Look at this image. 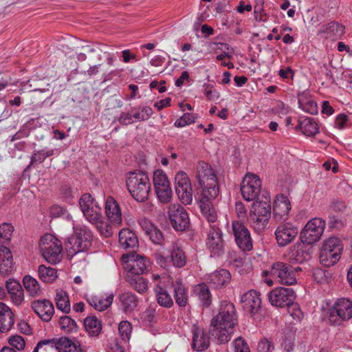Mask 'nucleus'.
<instances>
[{
	"label": "nucleus",
	"mask_w": 352,
	"mask_h": 352,
	"mask_svg": "<svg viewBox=\"0 0 352 352\" xmlns=\"http://www.w3.org/2000/svg\"><path fill=\"white\" fill-rule=\"evenodd\" d=\"M196 177L202 188L201 197L198 201L201 213L208 221L214 222L217 215L211 200L216 198L219 192L217 175L209 164L201 161L197 166Z\"/></svg>",
	"instance_id": "1"
},
{
	"label": "nucleus",
	"mask_w": 352,
	"mask_h": 352,
	"mask_svg": "<svg viewBox=\"0 0 352 352\" xmlns=\"http://www.w3.org/2000/svg\"><path fill=\"white\" fill-rule=\"evenodd\" d=\"M238 322V316L233 303L223 300L219 313L211 320L209 332L218 344L228 342Z\"/></svg>",
	"instance_id": "2"
},
{
	"label": "nucleus",
	"mask_w": 352,
	"mask_h": 352,
	"mask_svg": "<svg viewBox=\"0 0 352 352\" xmlns=\"http://www.w3.org/2000/svg\"><path fill=\"white\" fill-rule=\"evenodd\" d=\"M126 184L135 200L144 202L148 199L151 185L147 174L140 170L131 172L126 176Z\"/></svg>",
	"instance_id": "3"
},
{
	"label": "nucleus",
	"mask_w": 352,
	"mask_h": 352,
	"mask_svg": "<svg viewBox=\"0 0 352 352\" xmlns=\"http://www.w3.org/2000/svg\"><path fill=\"white\" fill-rule=\"evenodd\" d=\"M271 210L269 197H265L264 200L256 201L252 204L248 221L256 232H263L266 228L271 217Z\"/></svg>",
	"instance_id": "4"
},
{
	"label": "nucleus",
	"mask_w": 352,
	"mask_h": 352,
	"mask_svg": "<svg viewBox=\"0 0 352 352\" xmlns=\"http://www.w3.org/2000/svg\"><path fill=\"white\" fill-rule=\"evenodd\" d=\"M342 250V243L338 237L331 236L325 239L320 248V263L327 267L334 265L340 259Z\"/></svg>",
	"instance_id": "5"
},
{
	"label": "nucleus",
	"mask_w": 352,
	"mask_h": 352,
	"mask_svg": "<svg viewBox=\"0 0 352 352\" xmlns=\"http://www.w3.org/2000/svg\"><path fill=\"white\" fill-rule=\"evenodd\" d=\"M74 236L67 239L65 247L70 254L87 251L93 241L92 232L86 226L74 227Z\"/></svg>",
	"instance_id": "6"
},
{
	"label": "nucleus",
	"mask_w": 352,
	"mask_h": 352,
	"mask_svg": "<svg viewBox=\"0 0 352 352\" xmlns=\"http://www.w3.org/2000/svg\"><path fill=\"white\" fill-rule=\"evenodd\" d=\"M39 248L45 261L52 264L59 263L63 258L61 242L50 234L41 237Z\"/></svg>",
	"instance_id": "7"
},
{
	"label": "nucleus",
	"mask_w": 352,
	"mask_h": 352,
	"mask_svg": "<svg viewBox=\"0 0 352 352\" xmlns=\"http://www.w3.org/2000/svg\"><path fill=\"white\" fill-rule=\"evenodd\" d=\"M328 316L331 325H341L352 318V301L344 298L338 299L329 309Z\"/></svg>",
	"instance_id": "8"
},
{
	"label": "nucleus",
	"mask_w": 352,
	"mask_h": 352,
	"mask_svg": "<svg viewBox=\"0 0 352 352\" xmlns=\"http://www.w3.org/2000/svg\"><path fill=\"white\" fill-rule=\"evenodd\" d=\"M298 266H292L284 262L274 263L270 269L271 276L283 285H292L297 283L296 274L301 272Z\"/></svg>",
	"instance_id": "9"
},
{
	"label": "nucleus",
	"mask_w": 352,
	"mask_h": 352,
	"mask_svg": "<svg viewBox=\"0 0 352 352\" xmlns=\"http://www.w3.org/2000/svg\"><path fill=\"white\" fill-rule=\"evenodd\" d=\"M210 223V221H208ZM214 222H211L206 239V248L213 258H220L226 250V243L223 239V233L220 228Z\"/></svg>",
	"instance_id": "10"
},
{
	"label": "nucleus",
	"mask_w": 352,
	"mask_h": 352,
	"mask_svg": "<svg viewBox=\"0 0 352 352\" xmlns=\"http://www.w3.org/2000/svg\"><path fill=\"white\" fill-rule=\"evenodd\" d=\"M325 221L315 217L310 219L301 230L300 239L302 243L312 245L318 241L325 228Z\"/></svg>",
	"instance_id": "11"
},
{
	"label": "nucleus",
	"mask_w": 352,
	"mask_h": 352,
	"mask_svg": "<svg viewBox=\"0 0 352 352\" xmlns=\"http://www.w3.org/2000/svg\"><path fill=\"white\" fill-rule=\"evenodd\" d=\"M79 206L84 216L90 223H98L102 219L101 208L90 194L85 193L81 196Z\"/></svg>",
	"instance_id": "12"
},
{
	"label": "nucleus",
	"mask_w": 352,
	"mask_h": 352,
	"mask_svg": "<svg viewBox=\"0 0 352 352\" xmlns=\"http://www.w3.org/2000/svg\"><path fill=\"white\" fill-rule=\"evenodd\" d=\"M153 184L160 201L162 204L170 202L173 192L167 176L162 170L154 172Z\"/></svg>",
	"instance_id": "13"
},
{
	"label": "nucleus",
	"mask_w": 352,
	"mask_h": 352,
	"mask_svg": "<svg viewBox=\"0 0 352 352\" xmlns=\"http://www.w3.org/2000/svg\"><path fill=\"white\" fill-rule=\"evenodd\" d=\"M261 190V182L258 176L254 173H247L241 186L243 197L247 201H253L258 196Z\"/></svg>",
	"instance_id": "14"
},
{
	"label": "nucleus",
	"mask_w": 352,
	"mask_h": 352,
	"mask_svg": "<svg viewBox=\"0 0 352 352\" xmlns=\"http://www.w3.org/2000/svg\"><path fill=\"white\" fill-rule=\"evenodd\" d=\"M175 191L181 201L188 205L192 201V190L187 174L183 171L177 173L175 177Z\"/></svg>",
	"instance_id": "15"
},
{
	"label": "nucleus",
	"mask_w": 352,
	"mask_h": 352,
	"mask_svg": "<svg viewBox=\"0 0 352 352\" xmlns=\"http://www.w3.org/2000/svg\"><path fill=\"white\" fill-rule=\"evenodd\" d=\"M268 298L272 305L284 307H289L294 302L296 295L292 288L277 287L269 293Z\"/></svg>",
	"instance_id": "16"
},
{
	"label": "nucleus",
	"mask_w": 352,
	"mask_h": 352,
	"mask_svg": "<svg viewBox=\"0 0 352 352\" xmlns=\"http://www.w3.org/2000/svg\"><path fill=\"white\" fill-rule=\"evenodd\" d=\"M124 268L131 274L139 275L148 271L150 262L146 257L138 254H126L122 256Z\"/></svg>",
	"instance_id": "17"
},
{
	"label": "nucleus",
	"mask_w": 352,
	"mask_h": 352,
	"mask_svg": "<svg viewBox=\"0 0 352 352\" xmlns=\"http://www.w3.org/2000/svg\"><path fill=\"white\" fill-rule=\"evenodd\" d=\"M168 216L173 228L177 231L184 230L190 223L186 210L179 204H173L169 207Z\"/></svg>",
	"instance_id": "18"
},
{
	"label": "nucleus",
	"mask_w": 352,
	"mask_h": 352,
	"mask_svg": "<svg viewBox=\"0 0 352 352\" xmlns=\"http://www.w3.org/2000/svg\"><path fill=\"white\" fill-rule=\"evenodd\" d=\"M232 227L238 247L243 252L250 251L253 245L248 229L240 221H234Z\"/></svg>",
	"instance_id": "19"
},
{
	"label": "nucleus",
	"mask_w": 352,
	"mask_h": 352,
	"mask_svg": "<svg viewBox=\"0 0 352 352\" xmlns=\"http://www.w3.org/2000/svg\"><path fill=\"white\" fill-rule=\"evenodd\" d=\"M43 348L44 351H47V348L55 349L59 352H64V350H72L73 349H79L80 344L77 346L74 342L67 338H60L59 340H41L35 346L32 352H38Z\"/></svg>",
	"instance_id": "20"
},
{
	"label": "nucleus",
	"mask_w": 352,
	"mask_h": 352,
	"mask_svg": "<svg viewBox=\"0 0 352 352\" xmlns=\"http://www.w3.org/2000/svg\"><path fill=\"white\" fill-rule=\"evenodd\" d=\"M298 233V228L287 223L280 225L275 231L276 239L279 246H286L291 243Z\"/></svg>",
	"instance_id": "21"
},
{
	"label": "nucleus",
	"mask_w": 352,
	"mask_h": 352,
	"mask_svg": "<svg viewBox=\"0 0 352 352\" xmlns=\"http://www.w3.org/2000/svg\"><path fill=\"white\" fill-rule=\"evenodd\" d=\"M241 302L245 311L251 315L256 314L261 306L259 292L254 289L248 291L241 296Z\"/></svg>",
	"instance_id": "22"
},
{
	"label": "nucleus",
	"mask_w": 352,
	"mask_h": 352,
	"mask_svg": "<svg viewBox=\"0 0 352 352\" xmlns=\"http://www.w3.org/2000/svg\"><path fill=\"white\" fill-rule=\"evenodd\" d=\"M106 216L112 226H119L122 223V212L120 205L112 197L109 196L105 201Z\"/></svg>",
	"instance_id": "23"
},
{
	"label": "nucleus",
	"mask_w": 352,
	"mask_h": 352,
	"mask_svg": "<svg viewBox=\"0 0 352 352\" xmlns=\"http://www.w3.org/2000/svg\"><path fill=\"white\" fill-rule=\"evenodd\" d=\"M192 348L197 351H204L210 346V339L204 329L197 324L192 327Z\"/></svg>",
	"instance_id": "24"
},
{
	"label": "nucleus",
	"mask_w": 352,
	"mask_h": 352,
	"mask_svg": "<svg viewBox=\"0 0 352 352\" xmlns=\"http://www.w3.org/2000/svg\"><path fill=\"white\" fill-rule=\"evenodd\" d=\"M32 308L39 318L45 322L50 321L54 314L52 302L46 299L34 301L32 304Z\"/></svg>",
	"instance_id": "25"
},
{
	"label": "nucleus",
	"mask_w": 352,
	"mask_h": 352,
	"mask_svg": "<svg viewBox=\"0 0 352 352\" xmlns=\"http://www.w3.org/2000/svg\"><path fill=\"white\" fill-rule=\"evenodd\" d=\"M291 210L290 201L287 196L279 195L274 201L273 214L276 221L285 220Z\"/></svg>",
	"instance_id": "26"
},
{
	"label": "nucleus",
	"mask_w": 352,
	"mask_h": 352,
	"mask_svg": "<svg viewBox=\"0 0 352 352\" xmlns=\"http://www.w3.org/2000/svg\"><path fill=\"white\" fill-rule=\"evenodd\" d=\"M344 33V27L338 22L332 21L321 26L318 35L321 37L335 41L339 39Z\"/></svg>",
	"instance_id": "27"
},
{
	"label": "nucleus",
	"mask_w": 352,
	"mask_h": 352,
	"mask_svg": "<svg viewBox=\"0 0 352 352\" xmlns=\"http://www.w3.org/2000/svg\"><path fill=\"white\" fill-rule=\"evenodd\" d=\"M142 230L149 236L151 241L157 245H162L164 241L162 232L148 219L142 218L138 221Z\"/></svg>",
	"instance_id": "28"
},
{
	"label": "nucleus",
	"mask_w": 352,
	"mask_h": 352,
	"mask_svg": "<svg viewBox=\"0 0 352 352\" xmlns=\"http://www.w3.org/2000/svg\"><path fill=\"white\" fill-rule=\"evenodd\" d=\"M231 275L228 270L221 269L208 274L206 278L208 284L215 289H219L228 284Z\"/></svg>",
	"instance_id": "29"
},
{
	"label": "nucleus",
	"mask_w": 352,
	"mask_h": 352,
	"mask_svg": "<svg viewBox=\"0 0 352 352\" xmlns=\"http://www.w3.org/2000/svg\"><path fill=\"white\" fill-rule=\"evenodd\" d=\"M6 287L12 303L17 307L21 306L24 303V294L21 284L15 280L10 279L6 281Z\"/></svg>",
	"instance_id": "30"
},
{
	"label": "nucleus",
	"mask_w": 352,
	"mask_h": 352,
	"mask_svg": "<svg viewBox=\"0 0 352 352\" xmlns=\"http://www.w3.org/2000/svg\"><path fill=\"white\" fill-rule=\"evenodd\" d=\"M298 107L303 111L316 115L318 113V105L312 98L309 91L305 90L298 94Z\"/></svg>",
	"instance_id": "31"
},
{
	"label": "nucleus",
	"mask_w": 352,
	"mask_h": 352,
	"mask_svg": "<svg viewBox=\"0 0 352 352\" xmlns=\"http://www.w3.org/2000/svg\"><path fill=\"white\" fill-rule=\"evenodd\" d=\"M13 269V258L10 249L0 245V274L3 276L9 275Z\"/></svg>",
	"instance_id": "32"
},
{
	"label": "nucleus",
	"mask_w": 352,
	"mask_h": 352,
	"mask_svg": "<svg viewBox=\"0 0 352 352\" xmlns=\"http://www.w3.org/2000/svg\"><path fill=\"white\" fill-rule=\"evenodd\" d=\"M173 296L176 304L180 307H185L188 302V288L179 279L176 280L172 285Z\"/></svg>",
	"instance_id": "33"
},
{
	"label": "nucleus",
	"mask_w": 352,
	"mask_h": 352,
	"mask_svg": "<svg viewBox=\"0 0 352 352\" xmlns=\"http://www.w3.org/2000/svg\"><path fill=\"white\" fill-rule=\"evenodd\" d=\"M314 252L311 245L302 243L296 246V249L292 252V259L298 263H302L311 259Z\"/></svg>",
	"instance_id": "34"
},
{
	"label": "nucleus",
	"mask_w": 352,
	"mask_h": 352,
	"mask_svg": "<svg viewBox=\"0 0 352 352\" xmlns=\"http://www.w3.org/2000/svg\"><path fill=\"white\" fill-rule=\"evenodd\" d=\"M170 263L178 268L183 267L187 262V257L181 246L177 243H173L170 250Z\"/></svg>",
	"instance_id": "35"
},
{
	"label": "nucleus",
	"mask_w": 352,
	"mask_h": 352,
	"mask_svg": "<svg viewBox=\"0 0 352 352\" xmlns=\"http://www.w3.org/2000/svg\"><path fill=\"white\" fill-rule=\"evenodd\" d=\"M113 297L114 296L112 293L107 295L105 297L102 296H91L87 298V301L96 310L102 311L111 306Z\"/></svg>",
	"instance_id": "36"
},
{
	"label": "nucleus",
	"mask_w": 352,
	"mask_h": 352,
	"mask_svg": "<svg viewBox=\"0 0 352 352\" xmlns=\"http://www.w3.org/2000/svg\"><path fill=\"white\" fill-rule=\"evenodd\" d=\"M119 243L124 249L134 248L138 246L137 236L129 229H122L120 231Z\"/></svg>",
	"instance_id": "37"
},
{
	"label": "nucleus",
	"mask_w": 352,
	"mask_h": 352,
	"mask_svg": "<svg viewBox=\"0 0 352 352\" xmlns=\"http://www.w3.org/2000/svg\"><path fill=\"white\" fill-rule=\"evenodd\" d=\"M59 153L58 149L44 148L41 150H34L31 159L30 164L28 166L27 169L30 168L31 166L40 164L43 163L45 160L54 155H58Z\"/></svg>",
	"instance_id": "38"
},
{
	"label": "nucleus",
	"mask_w": 352,
	"mask_h": 352,
	"mask_svg": "<svg viewBox=\"0 0 352 352\" xmlns=\"http://www.w3.org/2000/svg\"><path fill=\"white\" fill-rule=\"evenodd\" d=\"M14 318L10 308L0 302V326L3 331H8L14 324Z\"/></svg>",
	"instance_id": "39"
},
{
	"label": "nucleus",
	"mask_w": 352,
	"mask_h": 352,
	"mask_svg": "<svg viewBox=\"0 0 352 352\" xmlns=\"http://www.w3.org/2000/svg\"><path fill=\"white\" fill-rule=\"evenodd\" d=\"M123 311L130 313L134 310L138 303V297L131 292L121 294L119 296Z\"/></svg>",
	"instance_id": "40"
},
{
	"label": "nucleus",
	"mask_w": 352,
	"mask_h": 352,
	"mask_svg": "<svg viewBox=\"0 0 352 352\" xmlns=\"http://www.w3.org/2000/svg\"><path fill=\"white\" fill-rule=\"evenodd\" d=\"M300 129L303 134L307 136H313L318 133V124L311 118H300L298 120V124L296 127Z\"/></svg>",
	"instance_id": "41"
},
{
	"label": "nucleus",
	"mask_w": 352,
	"mask_h": 352,
	"mask_svg": "<svg viewBox=\"0 0 352 352\" xmlns=\"http://www.w3.org/2000/svg\"><path fill=\"white\" fill-rule=\"evenodd\" d=\"M84 326L89 336L97 337L102 331V323L96 316H87L84 319Z\"/></svg>",
	"instance_id": "42"
},
{
	"label": "nucleus",
	"mask_w": 352,
	"mask_h": 352,
	"mask_svg": "<svg viewBox=\"0 0 352 352\" xmlns=\"http://www.w3.org/2000/svg\"><path fill=\"white\" fill-rule=\"evenodd\" d=\"M194 292L203 306L208 307L210 305L212 296L208 286L206 283L197 285L194 288Z\"/></svg>",
	"instance_id": "43"
},
{
	"label": "nucleus",
	"mask_w": 352,
	"mask_h": 352,
	"mask_svg": "<svg viewBox=\"0 0 352 352\" xmlns=\"http://www.w3.org/2000/svg\"><path fill=\"white\" fill-rule=\"evenodd\" d=\"M154 290L156 294L157 301L160 306L169 308L173 305V300L166 290L158 285H156Z\"/></svg>",
	"instance_id": "44"
},
{
	"label": "nucleus",
	"mask_w": 352,
	"mask_h": 352,
	"mask_svg": "<svg viewBox=\"0 0 352 352\" xmlns=\"http://www.w3.org/2000/svg\"><path fill=\"white\" fill-rule=\"evenodd\" d=\"M55 302L58 309L67 314L70 311L71 306L67 294L63 290H58L55 296Z\"/></svg>",
	"instance_id": "45"
},
{
	"label": "nucleus",
	"mask_w": 352,
	"mask_h": 352,
	"mask_svg": "<svg viewBox=\"0 0 352 352\" xmlns=\"http://www.w3.org/2000/svg\"><path fill=\"white\" fill-rule=\"evenodd\" d=\"M38 272L39 278L45 283H51L57 278L56 270L51 267H46L44 265L39 266Z\"/></svg>",
	"instance_id": "46"
},
{
	"label": "nucleus",
	"mask_w": 352,
	"mask_h": 352,
	"mask_svg": "<svg viewBox=\"0 0 352 352\" xmlns=\"http://www.w3.org/2000/svg\"><path fill=\"white\" fill-rule=\"evenodd\" d=\"M23 283L25 288L32 296H38L41 293V289L38 282L30 276H25L23 278Z\"/></svg>",
	"instance_id": "47"
},
{
	"label": "nucleus",
	"mask_w": 352,
	"mask_h": 352,
	"mask_svg": "<svg viewBox=\"0 0 352 352\" xmlns=\"http://www.w3.org/2000/svg\"><path fill=\"white\" fill-rule=\"evenodd\" d=\"M131 112L135 122L148 120L153 114V109L148 106H140L132 108Z\"/></svg>",
	"instance_id": "48"
},
{
	"label": "nucleus",
	"mask_w": 352,
	"mask_h": 352,
	"mask_svg": "<svg viewBox=\"0 0 352 352\" xmlns=\"http://www.w3.org/2000/svg\"><path fill=\"white\" fill-rule=\"evenodd\" d=\"M59 325L61 329L64 330L66 333L76 331L78 328L75 320L67 316L60 318Z\"/></svg>",
	"instance_id": "49"
},
{
	"label": "nucleus",
	"mask_w": 352,
	"mask_h": 352,
	"mask_svg": "<svg viewBox=\"0 0 352 352\" xmlns=\"http://www.w3.org/2000/svg\"><path fill=\"white\" fill-rule=\"evenodd\" d=\"M130 283L131 287L140 294L146 292L148 289V281L140 276L131 278Z\"/></svg>",
	"instance_id": "50"
},
{
	"label": "nucleus",
	"mask_w": 352,
	"mask_h": 352,
	"mask_svg": "<svg viewBox=\"0 0 352 352\" xmlns=\"http://www.w3.org/2000/svg\"><path fill=\"white\" fill-rule=\"evenodd\" d=\"M118 331L121 338L125 342L129 341L132 332V325L126 320L122 321L119 324Z\"/></svg>",
	"instance_id": "51"
},
{
	"label": "nucleus",
	"mask_w": 352,
	"mask_h": 352,
	"mask_svg": "<svg viewBox=\"0 0 352 352\" xmlns=\"http://www.w3.org/2000/svg\"><path fill=\"white\" fill-rule=\"evenodd\" d=\"M14 228L10 223H3L0 226V243L9 241Z\"/></svg>",
	"instance_id": "52"
},
{
	"label": "nucleus",
	"mask_w": 352,
	"mask_h": 352,
	"mask_svg": "<svg viewBox=\"0 0 352 352\" xmlns=\"http://www.w3.org/2000/svg\"><path fill=\"white\" fill-rule=\"evenodd\" d=\"M196 116L193 113H186L175 122L177 127H184L195 122Z\"/></svg>",
	"instance_id": "53"
},
{
	"label": "nucleus",
	"mask_w": 352,
	"mask_h": 352,
	"mask_svg": "<svg viewBox=\"0 0 352 352\" xmlns=\"http://www.w3.org/2000/svg\"><path fill=\"white\" fill-rule=\"evenodd\" d=\"M8 342L12 349L15 348L18 351L23 350L25 346L24 338L19 335H14L9 338Z\"/></svg>",
	"instance_id": "54"
},
{
	"label": "nucleus",
	"mask_w": 352,
	"mask_h": 352,
	"mask_svg": "<svg viewBox=\"0 0 352 352\" xmlns=\"http://www.w3.org/2000/svg\"><path fill=\"white\" fill-rule=\"evenodd\" d=\"M97 225V228L100 234L105 237H109L113 234V228L112 226L108 224L106 222H102L101 219L99 220L98 223H94Z\"/></svg>",
	"instance_id": "55"
},
{
	"label": "nucleus",
	"mask_w": 352,
	"mask_h": 352,
	"mask_svg": "<svg viewBox=\"0 0 352 352\" xmlns=\"http://www.w3.org/2000/svg\"><path fill=\"white\" fill-rule=\"evenodd\" d=\"M204 89V94L210 100H215L219 98L220 94L214 89L213 85L210 84H204L203 85Z\"/></svg>",
	"instance_id": "56"
},
{
	"label": "nucleus",
	"mask_w": 352,
	"mask_h": 352,
	"mask_svg": "<svg viewBox=\"0 0 352 352\" xmlns=\"http://www.w3.org/2000/svg\"><path fill=\"white\" fill-rule=\"evenodd\" d=\"M287 307L288 312L290 314L294 320L296 321H300L303 318V313L298 305L294 304L292 302V304Z\"/></svg>",
	"instance_id": "57"
},
{
	"label": "nucleus",
	"mask_w": 352,
	"mask_h": 352,
	"mask_svg": "<svg viewBox=\"0 0 352 352\" xmlns=\"http://www.w3.org/2000/svg\"><path fill=\"white\" fill-rule=\"evenodd\" d=\"M154 258L155 259L156 263L162 268L168 270L170 265V261H169L168 257L164 256L162 253H155Z\"/></svg>",
	"instance_id": "58"
},
{
	"label": "nucleus",
	"mask_w": 352,
	"mask_h": 352,
	"mask_svg": "<svg viewBox=\"0 0 352 352\" xmlns=\"http://www.w3.org/2000/svg\"><path fill=\"white\" fill-rule=\"evenodd\" d=\"M274 349L272 343L265 338L261 340L257 346L258 352H273Z\"/></svg>",
	"instance_id": "59"
},
{
	"label": "nucleus",
	"mask_w": 352,
	"mask_h": 352,
	"mask_svg": "<svg viewBox=\"0 0 352 352\" xmlns=\"http://www.w3.org/2000/svg\"><path fill=\"white\" fill-rule=\"evenodd\" d=\"M233 344L235 352H250L247 343L241 338H236Z\"/></svg>",
	"instance_id": "60"
},
{
	"label": "nucleus",
	"mask_w": 352,
	"mask_h": 352,
	"mask_svg": "<svg viewBox=\"0 0 352 352\" xmlns=\"http://www.w3.org/2000/svg\"><path fill=\"white\" fill-rule=\"evenodd\" d=\"M118 121L122 125H128L135 122L133 113L122 112L118 118Z\"/></svg>",
	"instance_id": "61"
},
{
	"label": "nucleus",
	"mask_w": 352,
	"mask_h": 352,
	"mask_svg": "<svg viewBox=\"0 0 352 352\" xmlns=\"http://www.w3.org/2000/svg\"><path fill=\"white\" fill-rule=\"evenodd\" d=\"M348 121V116L344 113H340L335 120V126L341 130L346 127Z\"/></svg>",
	"instance_id": "62"
},
{
	"label": "nucleus",
	"mask_w": 352,
	"mask_h": 352,
	"mask_svg": "<svg viewBox=\"0 0 352 352\" xmlns=\"http://www.w3.org/2000/svg\"><path fill=\"white\" fill-rule=\"evenodd\" d=\"M155 317V308L150 305L142 314V318L148 322H152Z\"/></svg>",
	"instance_id": "63"
},
{
	"label": "nucleus",
	"mask_w": 352,
	"mask_h": 352,
	"mask_svg": "<svg viewBox=\"0 0 352 352\" xmlns=\"http://www.w3.org/2000/svg\"><path fill=\"white\" fill-rule=\"evenodd\" d=\"M171 99L170 98H166L163 100H160L157 101L154 104V107L157 109V110H161L166 107H168L170 105Z\"/></svg>",
	"instance_id": "64"
}]
</instances>
